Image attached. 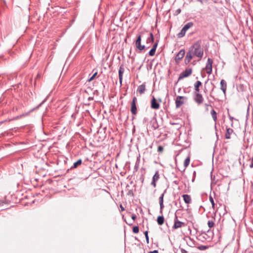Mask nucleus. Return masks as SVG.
I'll use <instances>...</instances> for the list:
<instances>
[{"label": "nucleus", "instance_id": "obj_1", "mask_svg": "<svg viewBox=\"0 0 253 253\" xmlns=\"http://www.w3.org/2000/svg\"><path fill=\"white\" fill-rule=\"evenodd\" d=\"M203 55L204 50L201 46V42L197 41L189 47L184 58V63L187 65L195 57L198 58L197 61H199L202 58Z\"/></svg>", "mask_w": 253, "mask_h": 253}, {"label": "nucleus", "instance_id": "obj_2", "mask_svg": "<svg viewBox=\"0 0 253 253\" xmlns=\"http://www.w3.org/2000/svg\"><path fill=\"white\" fill-rule=\"evenodd\" d=\"M186 226V223L181 222L178 219L177 216L175 214L174 219V224L172 227L173 229H176Z\"/></svg>", "mask_w": 253, "mask_h": 253}, {"label": "nucleus", "instance_id": "obj_3", "mask_svg": "<svg viewBox=\"0 0 253 253\" xmlns=\"http://www.w3.org/2000/svg\"><path fill=\"white\" fill-rule=\"evenodd\" d=\"M192 73V68H186L184 71L182 72L179 76L178 81L190 76Z\"/></svg>", "mask_w": 253, "mask_h": 253}, {"label": "nucleus", "instance_id": "obj_4", "mask_svg": "<svg viewBox=\"0 0 253 253\" xmlns=\"http://www.w3.org/2000/svg\"><path fill=\"white\" fill-rule=\"evenodd\" d=\"M193 99L198 105H201L204 102V98L199 92H194Z\"/></svg>", "mask_w": 253, "mask_h": 253}, {"label": "nucleus", "instance_id": "obj_5", "mask_svg": "<svg viewBox=\"0 0 253 253\" xmlns=\"http://www.w3.org/2000/svg\"><path fill=\"white\" fill-rule=\"evenodd\" d=\"M187 100V97L183 96H178L175 100V106L176 108H179L182 105L185 101Z\"/></svg>", "mask_w": 253, "mask_h": 253}, {"label": "nucleus", "instance_id": "obj_6", "mask_svg": "<svg viewBox=\"0 0 253 253\" xmlns=\"http://www.w3.org/2000/svg\"><path fill=\"white\" fill-rule=\"evenodd\" d=\"M136 102H137L136 97H133L132 98L131 103L130 111H131V113L134 115H136L137 113V107H136Z\"/></svg>", "mask_w": 253, "mask_h": 253}, {"label": "nucleus", "instance_id": "obj_7", "mask_svg": "<svg viewBox=\"0 0 253 253\" xmlns=\"http://www.w3.org/2000/svg\"><path fill=\"white\" fill-rule=\"evenodd\" d=\"M185 54V50L181 49L175 57V61L176 63H179V61L183 58Z\"/></svg>", "mask_w": 253, "mask_h": 253}, {"label": "nucleus", "instance_id": "obj_8", "mask_svg": "<svg viewBox=\"0 0 253 253\" xmlns=\"http://www.w3.org/2000/svg\"><path fill=\"white\" fill-rule=\"evenodd\" d=\"M213 61L211 59L209 58L208 59L206 69L207 74L210 75L212 73V64Z\"/></svg>", "mask_w": 253, "mask_h": 253}, {"label": "nucleus", "instance_id": "obj_9", "mask_svg": "<svg viewBox=\"0 0 253 253\" xmlns=\"http://www.w3.org/2000/svg\"><path fill=\"white\" fill-rule=\"evenodd\" d=\"M141 36L140 35H139L135 41V46L136 47L139 49V50L141 51L145 49V46L144 45H141Z\"/></svg>", "mask_w": 253, "mask_h": 253}, {"label": "nucleus", "instance_id": "obj_10", "mask_svg": "<svg viewBox=\"0 0 253 253\" xmlns=\"http://www.w3.org/2000/svg\"><path fill=\"white\" fill-rule=\"evenodd\" d=\"M160 178V174L158 171H156L153 176L152 180L151 183V185L154 187H156V182Z\"/></svg>", "mask_w": 253, "mask_h": 253}, {"label": "nucleus", "instance_id": "obj_11", "mask_svg": "<svg viewBox=\"0 0 253 253\" xmlns=\"http://www.w3.org/2000/svg\"><path fill=\"white\" fill-rule=\"evenodd\" d=\"M124 72H125V69L124 67V65H121L120 66L119 70V82H120L121 84H122V83L123 76V74H124Z\"/></svg>", "mask_w": 253, "mask_h": 253}, {"label": "nucleus", "instance_id": "obj_12", "mask_svg": "<svg viewBox=\"0 0 253 253\" xmlns=\"http://www.w3.org/2000/svg\"><path fill=\"white\" fill-rule=\"evenodd\" d=\"M151 107L154 109H158L160 108V104L157 102L154 96L151 101Z\"/></svg>", "mask_w": 253, "mask_h": 253}, {"label": "nucleus", "instance_id": "obj_13", "mask_svg": "<svg viewBox=\"0 0 253 253\" xmlns=\"http://www.w3.org/2000/svg\"><path fill=\"white\" fill-rule=\"evenodd\" d=\"M220 89L223 91L224 95H226V91L227 89V83L224 80H221L220 83Z\"/></svg>", "mask_w": 253, "mask_h": 253}, {"label": "nucleus", "instance_id": "obj_14", "mask_svg": "<svg viewBox=\"0 0 253 253\" xmlns=\"http://www.w3.org/2000/svg\"><path fill=\"white\" fill-rule=\"evenodd\" d=\"M146 90L145 83H144L142 84L139 85L137 87V91L140 94H143Z\"/></svg>", "mask_w": 253, "mask_h": 253}, {"label": "nucleus", "instance_id": "obj_15", "mask_svg": "<svg viewBox=\"0 0 253 253\" xmlns=\"http://www.w3.org/2000/svg\"><path fill=\"white\" fill-rule=\"evenodd\" d=\"M234 132L233 130L230 128H227L225 134V137L226 139H230L231 138V134L233 133Z\"/></svg>", "mask_w": 253, "mask_h": 253}, {"label": "nucleus", "instance_id": "obj_16", "mask_svg": "<svg viewBox=\"0 0 253 253\" xmlns=\"http://www.w3.org/2000/svg\"><path fill=\"white\" fill-rule=\"evenodd\" d=\"M202 83L199 81H197L196 82V83L194 84V89H195V92H199L200 91V88L199 87L202 86Z\"/></svg>", "mask_w": 253, "mask_h": 253}, {"label": "nucleus", "instance_id": "obj_17", "mask_svg": "<svg viewBox=\"0 0 253 253\" xmlns=\"http://www.w3.org/2000/svg\"><path fill=\"white\" fill-rule=\"evenodd\" d=\"M183 200L186 204H190L191 203V198L190 195L187 194H184L182 195Z\"/></svg>", "mask_w": 253, "mask_h": 253}, {"label": "nucleus", "instance_id": "obj_18", "mask_svg": "<svg viewBox=\"0 0 253 253\" xmlns=\"http://www.w3.org/2000/svg\"><path fill=\"white\" fill-rule=\"evenodd\" d=\"M190 157H187L184 160V168L182 170H181V172H184L185 170V169L187 167H188L190 164Z\"/></svg>", "mask_w": 253, "mask_h": 253}, {"label": "nucleus", "instance_id": "obj_19", "mask_svg": "<svg viewBox=\"0 0 253 253\" xmlns=\"http://www.w3.org/2000/svg\"><path fill=\"white\" fill-rule=\"evenodd\" d=\"M11 196V195H8L5 197V202L0 201V206L3 205V203H6L7 204H9L11 203V200H9V198Z\"/></svg>", "mask_w": 253, "mask_h": 253}, {"label": "nucleus", "instance_id": "obj_20", "mask_svg": "<svg viewBox=\"0 0 253 253\" xmlns=\"http://www.w3.org/2000/svg\"><path fill=\"white\" fill-rule=\"evenodd\" d=\"M211 117L215 122V124L216 125V123L217 121V113L214 109H212L211 112Z\"/></svg>", "mask_w": 253, "mask_h": 253}, {"label": "nucleus", "instance_id": "obj_21", "mask_svg": "<svg viewBox=\"0 0 253 253\" xmlns=\"http://www.w3.org/2000/svg\"><path fill=\"white\" fill-rule=\"evenodd\" d=\"M165 221L164 217L163 215H160L157 217V223L159 225H162L164 224Z\"/></svg>", "mask_w": 253, "mask_h": 253}, {"label": "nucleus", "instance_id": "obj_22", "mask_svg": "<svg viewBox=\"0 0 253 253\" xmlns=\"http://www.w3.org/2000/svg\"><path fill=\"white\" fill-rule=\"evenodd\" d=\"M140 157H138L137 158L136 161L135 162V164L134 167V169L135 171H137L139 168V164H140Z\"/></svg>", "mask_w": 253, "mask_h": 253}, {"label": "nucleus", "instance_id": "obj_23", "mask_svg": "<svg viewBox=\"0 0 253 253\" xmlns=\"http://www.w3.org/2000/svg\"><path fill=\"white\" fill-rule=\"evenodd\" d=\"M154 41V36L152 33H149V37L147 38L146 40V42H153Z\"/></svg>", "mask_w": 253, "mask_h": 253}, {"label": "nucleus", "instance_id": "obj_24", "mask_svg": "<svg viewBox=\"0 0 253 253\" xmlns=\"http://www.w3.org/2000/svg\"><path fill=\"white\" fill-rule=\"evenodd\" d=\"M215 218L212 217L211 220H210L208 222V225L210 228L213 227L215 225L214 223Z\"/></svg>", "mask_w": 253, "mask_h": 253}, {"label": "nucleus", "instance_id": "obj_25", "mask_svg": "<svg viewBox=\"0 0 253 253\" xmlns=\"http://www.w3.org/2000/svg\"><path fill=\"white\" fill-rule=\"evenodd\" d=\"M92 73H93V74L92 75V76L88 80V82H91V81H92L93 80H94L96 76L97 75V70L94 69L92 70Z\"/></svg>", "mask_w": 253, "mask_h": 253}, {"label": "nucleus", "instance_id": "obj_26", "mask_svg": "<svg viewBox=\"0 0 253 253\" xmlns=\"http://www.w3.org/2000/svg\"><path fill=\"white\" fill-rule=\"evenodd\" d=\"M194 24L192 22H190L186 24L183 27L187 31L189 29L191 28L193 26Z\"/></svg>", "mask_w": 253, "mask_h": 253}, {"label": "nucleus", "instance_id": "obj_27", "mask_svg": "<svg viewBox=\"0 0 253 253\" xmlns=\"http://www.w3.org/2000/svg\"><path fill=\"white\" fill-rule=\"evenodd\" d=\"M186 32V30L182 28L181 31L177 34L178 37L179 38L183 37L185 36Z\"/></svg>", "mask_w": 253, "mask_h": 253}, {"label": "nucleus", "instance_id": "obj_28", "mask_svg": "<svg viewBox=\"0 0 253 253\" xmlns=\"http://www.w3.org/2000/svg\"><path fill=\"white\" fill-rule=\"evenodd\" d=\"M82 160L81 159L78 160L77 162L74 163L73 166L71 167V169L77 168L79 166L82 164Z\"/></svg>", "mask_w": 253, "mask_h": 253}, {"label": "nucleus", "instance_id": "obj_29", "mask_svg": "<svg viewBox=\"0 0 253 253\" xmlns=\"http://www.w3.org/2000/svg\"><path fill=\"white\" fill-rule=\"evenodd\" d=\"M166 192H167V190L166 189L164 191V192L162 194L161 196L159 197V204L161 203V202H162V203H164V195L166 194Z\"/></svg>", "mask_w": 253, "mask_h": 253}, {"label": "nucleus", "instance_id": "obj_30", "mask_svg": "<svg viewBox=\"0 0 253 253\" xmlns=\"http://www.w3.org/2000/svg\"><path fill=\"white\" fill-rule=\"evenodd\" d=\"M209 200H210V201L211 202V204L212 205V208L214 210V208H215V203H214V202L213 198H212L211 195L210 196Z\"/></svg>", "mask_w": 253, "mask_h": 253}, {"label": "nucleus", "instance_id": "obj_31", "mask_svg": "<svg viewBox=\"0 0 253 253\" xmlns=\"http://www.w3.org/2000/svg\"><path fill=\"white\" fill-rule=\"evenodd\" d=\"M29 113H30V112H26V113H23L19 116H17L16 117V119H18L24 117L28 116L29 115Z\"/></svg>", "mask_w": 253, "mask_h": 253}, {"label": "nucleus", "instance_id": "obj_32", "mask_svg": "<svg viewBox=\"0 0 253 253\" xmlns=\"http://www.w3.org/2000/svg\"><path fill=\"white\" fill-rule=\"evenodd\" d=\"M156 50L154 48H151V50L149 52V55L150 56H154L155 54Z\"/></svg>", "mask_w": 253, "mask_h": 253}, {"label": "nucleus", "instance_id": "obj_33", "mask_svg": "<svg viewBox=\"0 0 253 253\" xmlns=\"http://www.w3.org/2000/svg\"><path fill=\"white\" fill-rule=\"evenodd\" d=\"M132 231L134 233H138L139 232V227L137 226H135L133 227Z\"/></svg>", "mask_w": 253, "mask_h": 253}, {"label": "nucleus", "instance_id": "obj_34", "mask_svg": "<svg viewBox=\"0 0 253 253\" xmlns=\"http://www.w3.org/2000/svg\"><path fill=\"white\" fill-rule=\"evenodd\" d=\"M160 213H161L162 214L163 209L164 208V203H162V202H161V203H160Z\"/></svg>", "mask_w": 253, "mask_h": 253}, {"label": "nucleus", "instance_id": "obj_35", "mask_svg": "<svg viewBox=\"0 0 253 253\" xmlns=\"http://www.w3.org/2000/svg\"><path fill=\"white\" fill-rule=\"evenodd\" d=\"M144 234L145 238H146V242L147 244H149V236H148V231H145Z\"/></svg>", "mask_w": 253, "mask_h": 253}, {"label": "nucleus", "instance_id": "obj_36", "mask_svg": "<svg viewBox=\"0 0 253 253\" xmlns=\"http://www.w3.org/2000/svg\"><path fill=\"white\" fill-rule=\"evenodd\" d=\"M164 150V148L162 146H159L158 147V152H162Z\"/></svg>", "mask_w": 253, "mask_h": 253}, {"label": "nucleus", "instance_id": "obj_37", "mask_svg": "<svg viewBox=\"0 0 253 253\" xmlns=\"http://www.w3.org/2000/svg\"><path fill=\"white\" fill-rule=\"evenodd\" d=\"M249 161H251L250 164L249 165V167L251 169L253 168V158H252L251 159H250Z\"/></svg>", "mask_w": 253, "mask_h": 253}, {"label": "nucleus", "instance_id": "obj_38", "mask_svg": "<svg viewBox=\"0 0 253 253\" xmlns=\"http://www.w3.org/2000/svg\"><path fill=\"white\" fill-rule=\"evenodd\" d=\"M158 45V42H156L153 45L152 48H154L155 50H156V48Z\"/></svg>", "mask_w": 253, "mask_h": 253}, {"label": "nucleus", "instance_id": "obj_39", "mask_svg": "<svg viewBox=\"0 0 253 253\" xmlns=\"http://www.w3.org/2000/svg\"><path fill=\"white\" fill-rule=\"evenodd\" d=\"M199 249L201 250H205L207 249V247L205 246H201L199 247Z\"/></svg>", "mask_w": 253, "mask_h": 253}, {"label": "nucleus", "instance_id": "obj_40", "mask_svg": "<svg viewBox=\"0 0 253 253\" xmlns=\"http://www.w3.org/2000/svg\"><path fill=\"white\" fill-rule=\"evenodd\" d=\"M181 253H188V252L184 249L179 248Z\"/></svg>", "mask_w": 253, "mask_h": 253}, {"label": "nucleus", "instance_id": "obj_41", "mask_svg": "<svg viewBox=\"0 0 253 253\" xmlns=\"http://www.w3.org/2000/svg\"><path fill=\"white\" fill-rule=\"evenodd\" d=\"M205 106L206 107V109L207 111H208L209 107H212L211 105L210 104H207V103L205 104Z\"/></svg>", "mask_w": 253, "mask_h": 253}, {"label": "nucleus", "instance_id": "obj_42", "mask_svg": "<svg viewBox=\"0 0 253 253\" xmlns=\"http://www.w3.org/2000/svg\"><path fill=\"white\" fill-rule=\"evenodd\" d=\"M180 12H181V9H180V8H178V9H177L175 11V14H176V15H178V14H179Z\"/></svg>", "mask_w": 253, "mask_h": 253}, {"label": "nucleus", "instance_id": "obj_43", "mask_svg": "<svg viewBox=\"0 0 253 253\" xmlns=\"http://www.w3.org/2000/svg\"><path fill=\"white\" fill-rule=\"evenodd\" d=\"M127 195H132V196H133V193L132 191L131 190H129L128 193H127Z\"/></svg>", "mask_w": 253, "mask_h": 253}, {"label": "nucleus", "instance_id": "obj_44", "mask_svg": "<svg viewBox=\"0 0 253 253\" xmlns=\"http://www.w3.org/2000/svg\"><path fill=\"white\" fill-rule=\"evenodd\" d=\"M140 179L141 180V182L143 183L144 181V175L143 174L141 176Z\"/></svg>", "mask_w": 253, "mask_h": 253}, {"label": "nucleus", "instance_id": "obj_45", "mask_svg": "<svg viewBox=\"0 0 253 253\" xmlns=\"http://www.w3.org/2000/svg\"><path fill=\"white\" fill-rule=\"evenodd\" d=\"M131 218H132L133 220H134L136 218V215H135V214H132V215H131Z\"/></svg>", "mask_w": 253, "mask_h": 253}, {"label": "nucleus", "instance_id": "obj_46", "mask_svg": "<svg viewBox=\"0 0 253 253\" xmlns=\"http://www.w3.org/2000/svg\"><path fill=\"white\" fill-rule=\"evenodd\" d=\"M148 253H159V252L158 250H154L153 251H150L148 252Z\"/></svg>", "mask_w": 253, "mask_h": 253}, {"label": "nucleus", "instance_id": "obj_47", "mask_svg": "<svg viewBox=\"0 0 253 253\" xmlns=\"http://www.w3.org/2000/svg\"><path fill=\"white\" fill-rule=\"evenodd\" d=\"M88 101H91L93 100V97H89L87 99Z\"/></svg>", "mask_w": 253, "mask_h": 253}, {"label": "nucleus", "instance_id": "obj_48", "mask_svg": "<svg viewBox=\"0 0 253 253\" xmlns=\"http://www.w3.org/2000/svg\"><path fill=\"white\" fill-rule=\"evenodd\" d=\"M173 183H175L176 185H178L179 184V182L177 180H175L173 181Z\"/></svg>", "mask_w": 253, "mask_h": 253}, {"label": "nucleus", "instance_id": "obj_49", "mask_svg": "<svg viewBox=\"0 0 253 253\" xmlns=\"http://www.w3.org/2000/svg\"><path fill=\"white\" fill-rule=\"evenodd\" d=\"M229 119L232 122L233 120H234V118L229 116Z\"/></svg>", "mask_w": 253, "mask_h": 253}, {"label": "nucleus", "instance_id": "obj_50", "mask_svg": "<svg viewBox=\"0 0 253 253\" xmlns=\"http://www.w3.org/2000/svg\"><path fill=\"white\" fill-rule=\"evenodd\" d=\"M120 208H121V210L122 211H124L125 210L124 208L122 206V205H120Z\"/></svg>", "mask_w": 253, "mask_h": 253}, {"label": "nucleus", "instance_id": "obj_51", "mask_svg": "<svg viewBox=\"0 0 253 253\" xmlns=\"http://www.w3.org/2000/svg\"><path fill=\"white\" fill-rule=\"evenodd\" d=\"M204 0H197L198 1L200 2L201 4L203 3Z\"/></svg>", "mask_w": 253, "mask_h": 253}, {"label": "nucleus", "instance_id": "obj_52", "mask_svg": "<svg viewBox=\"0 0 253 253\" xmlns=\"http://www.w3.org/2000/svg\"><path fill=\"white\" fill-rule=\"evenodd\" d=\"M195 64H196V61H195V60H194V61H193L192 62V64L194 65H195Z\"/></svg>", "mask_w": 253, "mask_h": 253}, {"label": "nucleus", "instance_id": "obj_53", "mask_svg": "<svg viewBox=\"0 0 253 253\" xmlns=\"http://www.w3.org/2000/svg\"><path fill=\"white\" fill-rule=\"evenodd\" d=\"M249 108H248V110H247V115H248V114H249Z\"/></svg>", "mask_w": 253, "mask_h": 253}, {"label": "nucleus", "instance_id": "obj_54", "mask_svg": "<svg viewBox=\"0 0 253 253\" xmlns=\"http://www.w3.org/2000/svg\"><path fill=\"white\" fill-rule=\"evenodd\" d=\"M187 244H188L190 247H192V245H189L188 243H187Z\"/></svg>", "mask_w": 253, "mask_h": 253}, {"label": "nucleus", "instance_id": "obj_55", "mask_svg": "<svg viewBox=\"0 0 253 253\" xmlns=\"http://www.w3.org/2000/svg\"><path fill=\"white\" fill-rule=\"evenodd\" d=\"M157 128V127H154V129H156Z\"/></svg>", "mask_w": 253, "mask_h": 253}]
</instances>
